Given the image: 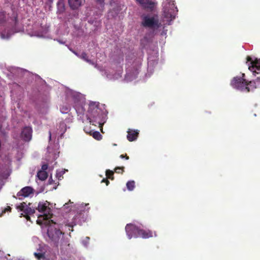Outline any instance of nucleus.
Segmentation results:
<instances>
[{"mask_svg":"<svg viewBox=\"0 0 260 260\" xmlns=\"http://www.w3.org/2000/svg\"><path fill=\"white\" fill-rule=\"evenodd\" d=\"M164 13H165V17H169L168 14H166V12L165 11Z\"/></svg>","mask_w":260,"mask_h":260,"instance_id":"obj_28","label":"nucleus"},{"mask_svg":"<svg viewBox=\"0 0 260 260\" xmlns=\"http://www.w3.org/2000/svg\"><path fill=\"white\" fill-rule=\"evenodd\" d=\"M49 204L48 202H39L38 206L36 208L38 211L42 213L38 216L39 218H43L44 220H48L52 217L51 209L49 207Z\"/></svg>","mask_w":260,"mask_h":260,"instance_id":"obj_6","label":"nucleus"},{"mask_svg":"<svg viewBox=\"0 0 260 260\" xmlns=\"http://www.w3.org/2000/svg\"><path fill=\"white\" fill-rule=\"evenodd\" d=\"M135 72H136L135 75H137L138 74V71L137 69L136 70Z\"/></svg>","mask_w":260,"mask_h":260,"instance_id":"obj_29","label":"nucleus"},{"mask_svg":"<svg viewBox=\"0 0 260 260\" xmlns=\"http://www.w3.org/2000/svg\"><path fill=\"white\" fill-rule=\"evenodd\" d=\"M61 111L62 113H68V112L69 111V109L68 108H66L65 109H64V110L63 109H62V110H61Z\"/></svg>","mask_w":260,"mask_h":260,"instance_id":"obj_27","label":"nucleus"},{"mask_svg":"<svg viewBox=\"0 0 260 260\" xmlns=\"http://www.w3.org/2000/svg\"><path fill=\"white\" fill-rule=\"evenodd\" d=\"M106 175L107 178H109L111 180L114 179V176H113L114 172L113 171L110 170H106Z\"/></svg>","mask_w":260,"mask_h":260,"instance_id":"obj_20","label":"nucleus"},{"mask_svg":"<svg viewBox=\"0 0 260 260\" xmlns=\"http://www.w3.org/2000/svg\"><path fill=\"white\" fill-rule=\"evenodd\" d=\"M142 21L141 24L145 27L152 29L158 28L160 27V23L157 15L150 17L148 15H144L142 17Z\"/></svg>","mask_w":260,"mask_h":260,"instance_id":"obj_5","label":"nucleus"},{"mask_svg":"<svg viewBox=\"0 0 260 260\" xmlns=\"http://www.w3.org/2000/svg\"><path fill=\"white\" fill-rule=\"evenodd\" d=\"M126 187L127 188L130 190L132 191L135 187V182L134 181H129L126 183Z\"/></svg>","mask_w":260,"mask_h":260,"instance_id":"obj_19","label":"nucleus"},{"mask_svg":"<svg viewBox=\"0 0 260 260\" xmlns=\"http://www.w3.org/2000/svg\"><path fill=\"white\" fill-rule=\"evenodd\" d=\"M115 172L116 173L122 174L123 172H124V167H116L115 169Z\"/></svg>","mask_w":260,"mask_h":260,"instance_id":"obj_22","label":"nucleus"},{"mask_svg":"<svg viewBox=\"0 0 260 260\" xmlns=\"http://www.w3.org/2000/svg\"><path fill=\"white\" fill-rule=\"evenodd\" d=\"M120 157L121 158H125V159L126 160H128L129 159V156H127L126 154L120 155Z\"/></svg>","mask_w":260,"mask_h":260,"instance_id":"obj_24","label":"nucleus"},{"mask_svg":"<svg viewBox=\"0 0 260 260\" xmlns=\"http://www.w3.org/2000/svg\"><path fill=\"white\" fill-rule=\"evenodd\" d=\"M125 229L128 239L138 237L140 229L135 225L132 223L127 224Z\"/></svg>","mask_w":260,"mask_h":260,"instance_id":"obj_7","label":"nucleus"},{"mask_svg":"<svg viewBox=\"0 0 260 260\" xmlns=\"http://www.w3.org/2000/svg\"><path fill=\"white\" fill-rule=\"evenodd\" d=\"M34 189L32 187L30 186H25L22 188L17 193V196L20 198V197H27L31 194H34ZM20 199V198H19Z\"/></svg>","mask_w":260,"mask_h":260,"instance_id":"obj_10","label":"nucleus"},{"mask_svg":"<svg viewBox=\"0 0 260 260\" xmlns=\"http://www.w3.org/2000/svg\"><path fill=\"white\" fill-rule=\"evenodd\" d=\"M37 176L40 180L44 181L47 179L48 177V174L45 171L40 170L37 173Z\"/></svg>","mask_w":260,"mask_h":260,"instance_id":"obj_15","label":"nucleus"},{"mask_svg":"<svg viewBox=\"0 0 260 260\" xmlns=\"http://www.w3.org/2000/svg\"><path fill=\"white\" fill-rule=\"evenodd\" d=\"M30 205V203H29L28 206L26 203L22 202L19 206L17 207V208L19 209L21 211H23L25 214H26V218L27 220L30 219V217L28 216V214L32 215L35 213V208H31L29 206Z\"/></svg>","mask_w":260,"mask_h":260,"instance_id":"obj_8","label":"nucleus"},{"mask_svg":"<svg viewBox=\"0 0 260 260\" xmlns=\"http://www.w3.org/2000/svg\"><path fill=\"white\" fill-rule=\"evenodd\" d=\"M87 133H88V132H86ZM89 134L90 135L92 136L93 138L97 140H100L102 138V136L98 131H94L93 132L92 131H90V132H89Z\"/></svg>","mask_w":260,"mask_h":260,"instance_id":"obj_16","label":"nucleus"},{"mask_svg":"<svg viewBox=\"0 0 260 260\" xmlns=\"http://www.w3.org/2000/svg\"><path fill=\"white\" fill-rule=\"evenodd\" d=\"M74 53L78 56L79 57L82 58L87 62L90 63L91 60L88 59L87 54L85 52H82L81 54H79L77 53L74 52Z\"/></svg>","mask_w":260,"mask_h":260,"instance_id":"obj_17","label":"nucleus"},{"mask_svg":"<svg viewBox=\"0 0 260 260\" xmlns=\"http://www.w3.org/2000/svg\"><path fill=\"white\" fill-rule=\"evenodd\" d=\"M34 255L39 260L45 258V253L35 252L34 253Z\"/></svg>","mask_w":260,"mask_h":260,"instance_id":"obj_21","label":"nucleus"},{"mask_svg":"<svg viewBox=\"0 0 260 260\" xmlns=\"http://www.w3.org/2000/svg\"><path fill=\"white\" fill-rule=\"evenodd\" d=\"M11 208L10 206H7L3 211V213H6L7 211H11Z\"/></svg>","mask_w":260,"mask_h":260,"instance_id":"obj_25","label":"nucleus"},{"mask_svg":"<svg viewBox=\"0 0 260 260\" xmlns=\"http://www.w3.org/2000/svg\"><path fill=\"white\" fill-rule=\"evenodd\" d=\"M48 165L47 164H44L42 166V170L41 171H46L48 169Z\"/></svg>","mask_w":260,"mask_h":260,"instance_id":"obj_23","label":"nucleus"},{"mask_svg":"<svg viewBox=\"0 0 260 260\" xmlns=\"http://www.w3.org/2000/svg\"><path fill=\"white\" fill-rule=\"evenodd\" d=\"M139 135V131L138 130H132L128 129L127 131V139L130 141H133L136 140Z\"/></svg>","mask_w":260,"mask_h":260,"instance_id":"obj_13","label":"nucleus"},{"mask_svg":"<svg viewBox=\"0 0 260 260\" xmlns=\"http://www.w3.org/2000/svg\"><path fill=\"white\" fill-rule=\"evenodd\" d=\"M101 182L105 183L107 186L110 183L109 181L107 179V178L103 179L102 180Z\"/></svg>","mask_w":260,"mask_h":260,"instance_id":"obj_26","label":"nucleus"},{"mask_svg":"<svg viewBox=\"0 0 260 260\" xmlns=\"http://www.w3.org/2000/svg\"><path fill=\"white\" fill-rule=\"evenodd\" d=\"M144 9L149 11H152L155 6V3L149 0H136Z\"/></svg>","mask_w":260,"mask_h":260,"instance_id":"obj_11","label":"nucleus"},{"mask_svg":"<svg viewBox=\"0 0 260 260\" xmlns=\"http://www.w3.org/2000/svg\"><path fill=\"white\" fill-rule=\"evenodd\" d=\"M246 59L247 61L250 62L248 64L249 70L252 73L253 76H256V79L255 80L249 82L251 89L253 90L256 88H260V59L252 60L251 57L248 56Z\"/></svg>","mask_w":260,"mask_h":260,"instance_id":"obj_3","label":"nucleus"},{"mask_svg":"<svg viewBox=\"0 0 260 260\" xmlns=\"http://www.w3.org/2000/svg\"><path fill=\"white\" fill-rule=\"evenodd\" d=\"M138 237H141L144 239L151 238L153 237V232L149 230L140 229Z\"/></svg>","mask_w":260,"mask_h":260,"instance_id":"obj_14","label":"nucleus"},{"mask_svg":"<svg viewBox=\"0 0 260 260\" xmlns=\"http://www.w3.org/2000/svg\"><path fill=\"white\" fill-rule=\"evenodd\" d=\"M57 6L58 8V9L60 11H64L65 10V6L64 2L63 0H58L57 3Z\"/></svg>","mask_w":260,"mask_h":260,"instance_id":"obj_18","label":"nucleus"},{"mask_svg":"<svg viewBox=\"0 0 260 260\" xmlns=\"http://www.w3.org/2000/svg\"><path fill=\"white\" fill-rule=\"evenodd\" d=\"M37 223H40V220H37Z\"/></svg>","mask_w":260,"mask_h":260,"instance_id":"obj_31","label":"nucleus"},{"mask_svg":"<svg viewBox=\"0 0 260 260\" xmlns=\"http://www.w3.org/2000/svg\"><path fill=\"white\" fill-rule=\"evenodd\" d=\"M72 231H73V227L72 226V230H71Z\"/></svg>","mask_w":260,"mask_h":260,"instance_id":"obj_32","label":"nucleus"},{"mask_svg":"<svg viewBox=\"0 0 260 260\" xmlns=\"http://www.w3.org/2000/svg\"><path fill=\"white\" fill-rule=\"evenodd\" d=\"M68 3L72 10H76L85 3V0H68Z\"/></svg>","mask_w":260,"mask_h":260,"instance_id":"obj_12","label":"nucleus"},{"mask_svg":"<svg viewBox=\"0 0 260 260\" xmlns=\"http://www.w3.org/2000/svg\"><path fill=\"white\" fill-rule=\"evenodd\" d=\"M47 235L50 242L55 247L63 249L64 247L69 246L68 240L64 237V233L60 231L59 225L54 223L48 226Z\"/></svg>","mask_w":260,"mask_h":260,"instance_id":"obj_1","label":"nucleus"},{"mask_svg":"<svg viewBox=\"0 0 260 260\" xmlns=\"http://www.w3.org/2000/svg\"><path fill=\"white\" fill-rule=\"evenodd\" d=\"M91 118H89V122L92 125L98 124L102 127L105 122L106 115L104 112L99 108V106L95 103H91L89 105L88 110Z\"/></svg>","mask_w":260,"mask_h":260,"instance_id":"obj_2","label":"nucleus"},{"mask_svg":"<svg viewBox=\"0 0 260 260\" xmlns=\"http://www.w3.org/2000/svg\"><path fill=\"white\" fill-rule=\"evenodd\" d=\"M49 137H50V138H51V132H49Z\"/></svg>","mask_w":260,"mask_h":260,"instance_id":"obj_30","label":"nucleus"},{"mask_svg":"<svg viewBox=\"0 0 260 260\" xmlns=\"http://www.w3.org/2000/svg\"><path fill=\"white\" fill-rule=\"evenodd\" d=\"M32 128L29 126H25L22 130L21 137L25 141H29L31 139Z\"/></svg>","mask_w":260,"mask_h":260,"instance_id":"obj_9","label":"nucleus"},{"mask_svg":"<svg viewBox=\"0 0 260 260\" xmlns=\"http://www.w3.org/2000/svg\"><path fill=\"white\" fill-rule=\"evenodd\" d=\"M245 75L242 74L241 77H235L233 78L231 82V85L242 91L249 92L251 90L249 82L245 78Z\"/></svg>","mask_w":260,"mask_h":260,"instance_id":"obj_4","label":"nucleus"}]
</instances>
